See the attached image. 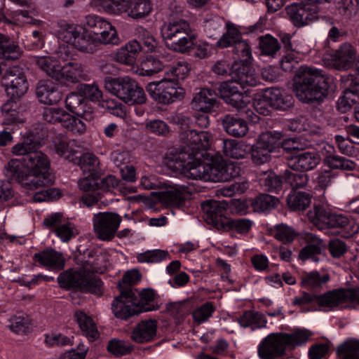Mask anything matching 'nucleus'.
Here are the masks:
<instances>
[{"label":"nucleus","instance_id":"obj_1","mask_svg":"<svg viewBox=\"0 0 359 359\" xmlns=\"http://www.w3.org/2000/svg\"><path fill=\"white\" fill-rule=\"evenodd\" d=\"M107 262L104 256L97 255L93 260L84 261L79 270L69 269L60 273L57 278L62 288L78 287L81 290L97 295L102 292V282L95 273H102L106 270Z\"/></svg>","mask_w":359,"mask_h":359},{"label":"nucleus","instance_id":"obj_2","mask_svg":"<svg viewBox=\"0 0 359 359\" xmlns=\"http://www.w3.org/2000/svg\"><path fill=\"white\" fill-rule=\"evenodd\" d=\"M327 79L321 71L306 66L300 67L296 72L294 93L304 103L320 102L328 91Z\"/></svg>","mask_w":359,"mask_h":359},{"label":"nucleus","instance_id":"obj_3","mask_svg":"<svg viewBox=\"0 0 359 359\" xmlns=\"http://www.w3.org/2000/svg\"><path fill=\"white\" fill-rule=\"evenodd\" d=\"M165 163L170 169L180 172L192 180L219 182V162L203 163L193 159V154L184 153L168 154Z\"/></svg>","mask_w":359,"mask_h":359},{"label":"nucleus","instance_id":"obj_4","mask_svg":"<svg viewBox=\"0 0 359 359\" xmlns=\"http://www.w3.org/2000/svg\"><path fill=\"white\" fill-rule=\"evenodd\" d=\"M161 34L166 47L180 53H189L196 39L190 24L183 19H171L165 23Z\"/></svg>","mask_w":359,"mask_h":359},{"label":"nucleus","instance_id":"obj_5","mask_svg":"<svg viewBox=\"0 0 359 359\" xmlns=\"http://www.w3.org/2000/svg\"><path fill=\"white\" fill-rule=\"evenodd\" d=\"M106 90L128 104H142L147 97L144 89L129 76L106 78Z\"/></svg>","mask_w":359,"mask_h":359},{"label":"nucleus","instance_id":"obj_6","mask_svg":"<svg viewBox=\"0 0 359 359\" xmlns=\"http://www.w3.org/2000/svg\"><path fill=\"white\" fill-rule=\"evenodd\" d=\"M60 37L80 52L92 54L97 50L95 36L86 29L81 32L72 25H65L60 32Z\"/></svg>","mask_w":359,"mask_h":359},{"label":"nucleus","instance_id":"obj_7","mask_svg":"<svg viewBox=\"0 0 359 359\" xmlns=\"http://www.w3.org/2000/svg\"><path fill=\"white\" fill-rule=\"evenodd\" d=\"M149 94L160 103L168 104L184 97V91L175 84V81L163 79L160 81L151 82L147 86Z\"/></svg>","mask_w":359,"mask_h":359},{"label":"nucleus","instance_id":"obj_8","mask_svg":"<svg viewBox=\"0 0 359 359\" xmlns=\"http://www.w3.org/2000/svg\"><path fill=\"white\" fill-rule=\"evenodd\" d=\"M219 48L233 46V53L242 63H248L252 58L249 44L242 39L241 32L233 25H227V31L217 41Z\"/></svg>","mask_w":359,"mask_h":359},{"label":"nucleus","instance_id":"obj_9","mask_svg":"<svg viewBox=\"0 0 359 359\" xmlns=\"http://www.w3.org/2000/svg\"><path fill=\"white\" fill-rule=\"evenodd\" d=\"M279 133L271 131L262 133L257 142L250 148L251 158L254 163L262 165L270 160L271 153L279 144Z\"/></svg>","mask_w":359,"mask_h":359},{"label":"nucleus","instance_id":"obj_10","mask_svg":"<svg viewBox=\"0 0 359 359\" xmlns=\"http://www.w3.org/2000/svg\"><path fill=\"white\" fill-rule=\"evenodd\" d=\"M210 137V135L206 131L184 130L180 134V141L182 144V149L177 153L187 152L193 154V159L198 160L196 156L198 152L209 148Z\"/></svg>","mask_w":359,"mask_h":359},{"label":"nucleus","instance_id":"obj_11","mask_svg":"<svg viewBox=\"0 0 359 359\" xmlns=\"http://www.w3.org/2000/svg\"><path fill=\"white\" fill-rule=\"evenodd\" d=\"M121 294L116 297L111 304V309L116 318L121 320H128L141 313L140 306L133 299L132 288L124 287L119 285Z\"/></svg>","mask_w":359,"mask_h":359},{"label":"nucleus","instance_id":"obj_12","mask_svg":"<svg viewBox=\"0 0 359 359\" xmlns=\"http://www.w3.org/2000/svg\"><path fill=\"white\" fill-rule=\"evenodd\" d=\"M122 221L121 217L114 212H99L93 217V226L100 239L109 241L114 236Z\"/></svg>","mask_w":359,"mask_h":359},{"label":"nucleus","instance_id":"obj_13","mask_svg":"<svg viewBox=\"0 0 359 359\" xmlns=\"http://www.w3.org/2000/svg\"><path fill=\"white\" fill-rule=\"evenodd\" d=\"M229 203L226 201H206L201 204L205 214L204 218L207 223L212 224L216 229L223 230L229 219L226 217Z\"/></svg>","mask_w":359,"mask_h":359},{"label":"nucleus","instance_id":"obj_14","mask_svg":"<svg viewBox=\"0 0 359 359\" xmlns=\"http://www.w3.org/2000/svg\"><path fill=\"white\" fill-rule=\"evenodd\" d=\"M2 82L11 99L20 98L28 90L27 77L18 67L8 70L3 76Z\"/></svg>","mask_w":359,"mask_h":359},{"label":"nucleus","instance_id":"obj_15","mask_svg":"<svg viewBox=\"0 0 359 359\" xmlns=\"http://www.w3.org/2000/svg\"><path fill=\"white\" fill-rule=\"evenodd\" d=\"M286 13L290 20L297 27H303L318 18V6L310 5L302 0L287 6Z\"/></svg>","mask_w":359,"mask_h":359},{"label":"nucleus","instance_id":"obj_16","mask_svg":"<svg viewBox=\"0 0 359 359\" xmlns=\"http://www.w3.org/2000/svg\"><path fill=\"white\" fill-rule=\"evenodd\" d=\"M287 344L283 333L269 334L258 346V355L261 359H276L285 355Z\"/></svg>","mask_w":359,"mask_h":359},{"label":"nucleus","instance_id":"obj_17","mask_svg":"<svg viewBox=\"0 0 359 359\" xmlns=\"http://www.w3.org/2000/svg\"><path fill=\"white\" fill-rule=\"evenodd\" d=\"M340 85L344 95L337 104L339 109L346 111L359 101V79L352 74L344 75L341 78Z\"/></svg>","mask_w":359,"mask_h":359},{"label":"nucleus","instance_id":"obj_18","mask_svg":"<svg viewBox=\"0 0 359 359\" xmlns=\"http://www.w3.org/2000/svg\"><path fill=\"white\" fill-rule=\"evenodd\" d=\"M165 191L162 193L161 201L165 204L179 208L189 198L191 192L189 187L181 184H165Z\"/></svg>","mask_w":359,"mask_h":359},{"label":"nucleus","instance_id":"obj_19","mask_svg":"<svg viewBox=\"0 0 359 359\" xmlns=\"http://www.w3.org/2000/svg\"><path fill=\"white\" fill-rule=\"evenodd\" d=\"M356 53V49L351 43H344L330 55V60L335 69L346 70L353 65Z\"/></svg>","mask_w":359,"mask_h":359},{"label":"nucleus","instance_id":"obj_20","mask_svg":"<svg viewBox=\"0 0 359 359\" xmlns=\"http://www.w3.org/2000/svg\"><path fill=\"white\" fill-rule=\"evenodd\" d=\"M33 260L41 266L55 271L63 269L65 265V259L62 253L52 248L35 253Z\"/></svg>","mask_w":359,"mask_h":359},{"label":"nucleus","instance_id":"obj_21","mask_svg":"<svg viewBox=\"0 0 359 359\" xmlns=\"http://www.w3.org/2000/svg\"><path fill=\"white\" fill-rule=\"evenodd\" d=\"M66 108L86 121H91L94 116L93 109L87 104L86 98L81 94L72 93L65 99Z\"/></svg>","mask_w":359,"mask_h":359},{"label":"nucleus","instance_id":"obj_22","mask_svg":"<svg viewBox=\"0 0 359 359\" xmlns=\"http://www.w3.org/2000/svg\"><path fill=\"white\" fill-rule=\"evenodd\" d=\"M343 288L335 289L317 295V304L321 311H330L346 309Z\"/></svg>","mask_w":359,"mask_h":359},{"label":"nucleus","instance_id":"obj_23","mask_svg":"<svg viewBox=\"0 0 359 359\" xmlns=\"http://www.w3.org/2000/svg\"><path fill=\"white\" fill-rule=\"evenodd\" d=\"M263 102L279 110H287L293 105V98L278 88L265 90L262 95Z\"/></svg>","mask_w":359,"mask_h":359},{"label":"nucleus","instance_id":"obj_24","mask_svg":"<svg viewBox=\"0 0 359 359\" xmlns=\"http://www.w3.org/2000/svg\"><path fill=\"white\" fill-rule=\"evenodd\" d=\"M85 77L82 65L76 62H69L61 66L57 81L62 85L69 86L80 82Z\"/></svg>","mask_w":359,"mask_h":359},{"label":"nucleus","instance_id":"obj_25","mask_svg":"<svg viewBox=\"0 0 359 359\" xmlns=\"http://www.w3.org/2000/svg\"><path fill=\"white\" fill-rule=\"evenodd\" d=\"M230 75L241 88L247 86H255L257 83L255 70L247 63L235 62L232 65V72H230Z\"/></svg>","mask_w":359,"mask_h":359},{"label":"nucleus","instance_id":"obj_26","mask_svg":"<svg viewBox=\"0 0 359 359\" xmlns=\"http://www.w3.org/2000/svg\"><path fill=\"white\" fill-rule=\"evenodd\" d=\"M217 104V94L215 90L203 88L196 93L191 102V108L196 111L210 113Z\"/></svg>","mask_w":359,"mask_h":359},{"label":"nucleus","instance_id":"obj_27","mask_svg":"<svg viewBox=\"0 0 359 359\" xmlns=\"http://www.w3.org/2000/svg\"><path fill=\"white\" fill-rule=\"evenodd\" d=\"M22 164L27 171L35 173H48L50 162L47 156L39 151L31 152L28 156L22 157Z\"/></svg>","mask_w":359,"mask_h":359},{"label":"nucleus","instance_id":"obj_28","mask_svg":"<svg viewBox=\"0 0 359 359\" xmlns=\"http://www.w3.org/2000/svg\"><path fill=\"white\" fill-rule=\"evenodd\" d=\"M36 94L39 102L45 104H57L62 99L60 92L50 81H39Z\"/></svg>","mask_w":359,"mask_h":359},{"label":"nucleus","instance_id":"obj_29","mask_svg":"<svg viewBox=\"0 0 359 359\" xmlns=\"http://www.w3.org/2000/svg\"><path fill=\"white\" fill-rule=\"evenodd\" d=\"M157 325L155 320H142L138 323L131 334V339L137 343L151 341L156 334Z\"/></svg>","mask_w":359,"mask_h":359},{"label":"nucleus","instance_id":"obj_30","mask_svg":"<svg viewBox=\"0 0 359 359\" xmlns=\"http://www.w3.org/2000/svg\"><path fill=\"white\" fill-rule=\"evenodd\" d=\"M320 163L318 155L314 151L301 153L291 158L289 167L292 170H310Z\"/></svg>","mask_w":359,"mask_h":359},{"label":"nucleus","instance_id":"obj_31","mask_svg":"<svg viewBox=\"0 0 359 359\" xmlns=\"http://www.w3.org/2000/svg\"><path fill=\"white\" fill-rule=\"evenodd\" d=\"M222 123L224 130L233 137H243L248 131L247 123L244 119L230 114L222 118Z\"/></svg>","mask_w":359,"mask_h":359},{"label":"nucleus","instance_id":"obj_32","mask_svg":"<svg viewBox=\"0 0 359 359\" xmlns=\"http://www.w3.org/2000/svg\"><path fill=\"white\" fill-rule=\"evenodd\" d=\"M142 49V46L138 41H131L118 50L116 59L118 62L132 65L135 62L137 53L141 51Z\"/></svg>","mask_w":359,"mask_h":359},{"label":"nucleus","instance_id":"obj_33","mask_svg":"<svg viewBox=\"0 0 359 359\" xmlns=\"http://www.w3.org/2000/svg\"><path fill=\"white\" fill-rule=\"evenodd\" d=\"M52 148H54L55 153L66 159L73 161V156L77 153L76 148L79 147L74 140H67L65 137L56 136L53 140Z\"/></svg>","mask_w":359,"mask_h":359},{"label":"nucleus","instance_id":"obj_34","mask_svg":"<svg viewBox=\"0 0 359 359\" xmlns=\"http://www.w3.org/2000/svg\"><path fill=\"white\" fill-rule=\"evenodd\" d=\"M41 144L40 142L32 134L29 133L23 137L22 142L15 144L12 147V152L17 156H22L25 157L31 152H35L39 149Z\"/></svg>","mask_w":359,"mask_h":359},{"label":"nucleus","instance_id":"obj_35","mask_svg":"<svg viewBox=\"0 0 359 359\" xmlns=\"http://www.w3.org/2000/svg\"><path fill=\"white\" fill-rule=\"evenodd\" d=\"M25 172L20 184L25 189L34 190L45 187L50 182L48 173H35L34 172Z\"/></svg>","mask_w":359,"mask_h":359},{"label":"nucleus","instance_id":"obj_36","mask_svg":"<svg viewBox=\"0 0 359 359\" xmlns=\"http://www.w3.org/2000/svg\"><path fill=\"white\" fill-rule=\"evenodd\" d=\"M18 108V104L14 99L8 100L1 107V112L7 124H19L25 122L23 115Z\"/></svg>","mask_w":359,"mask_h":359},{"label":"nucleus","instance_id":"obj_37","mask_svg":"<svg viewBox=\"0 0 359 359\" xmlns=\"http://www.w3.org/2000/svg\"><path fill=\"white\" fill-rule=\"evenodd\" d=\"M21 55V50L10 39L0 33V58L6 60H18Z\"/></svg>","mask_w":359,"mask_h":359},{"label":"nucleus","instance_id":"obj_38","mask_svg":"<svg viewBox=\"0 0 359 359\" xmlns=\"http://www.w3.org/2000/svg\"><path fill=\"white\" fill-rule=\"evenodd\" d=\"M299 170H285L283 173L284 182L288 184L292 189H297L306 187L309 177L304 172H299Z\"/></svg>","mask_w":359,"mask_h":359},{"label":"nucleus","instance_id":"obj_39","mask_svg":"<svg viewBox=\"0 0 359 359\" xmlns=\"http://www.w3.org/2000/svg\"><path fill=\"white\" fill-rule=\"evenodd\" d=\"M76 322L84 334L90 339L95 340L98 337L95 324L90 316H88L83 311H76L74 314Z\"/></svg>","mask_w":359,"mask_h":359},{"label":"nucleus","instance_id":"obj_40","mask_svg":"<svg viewBox=\"0 0 359 359\" xmlns=\"http://www.w3.org/2000/svg\"><path fill=\"white\" fill-rule=\"evenodd\" d=\"M222 151L228 157L240 159L243 158L248 154L247 146L236 140H223Z\"/></svg>","mask_w":359,"mask_h":359},{"label":"nucleus","instance_id":"obj_41","mask_svg":"<svg viewBox=\"0 0 359 359\" xmlns=\"http://www.w3.org/2000/svg\"><path fill=\"white\" fill-rule=\"evenodd\" d=\"M36 64L47 76L57 81L61 70L58 60L50 57H39L36 59Z\"/></svg>","mask_w":359,"mask_h":359},{"label":"nucleus","instance_id":"obj_42","mask_svg":"<svg viewBox=\"0 0 359 359\" xmlns=\"http://www.w3.org/2000/svg\"><path fill=\"white\" fill-rule=\"evenodd\" d=\"M77 164L83 172H88L95 177H100V161L97 156L91 153L83 154L77 159Z\"/></svg>","mask_w":359,"mask_h":359},{"label":"nucleus","instance_id":"obj_43","mask_svg":"<svg viewBox=\"0 0 359 359\" xmlns=\"http://www.w3.org/2000/svg\"><path fill=\"white\" fill-rule=\"evenodd\" d=\"M238 321L244 327L253 325L257 328H261L265 327L266 324V320L262 313L252 311H245L238 318Z\"/></svg>","mask_w":359,"mask_h":359},{"label":"nucleus","instance_id":"obj_44","mask_svg":"<svg viewBox=\"0 0 359 359\" xmlns=\"http://www.w3.org/2000/svg\"><path fill=\"white\" fill-rule=\"evenodd\" d=\"M311 201V196L306 192H294L287 198V203L292 210H304Z\"/></svg>","mask_w":359,"mask_h":359},{"label":"nucleus","instance_id":"obj_45","mask_svg":"<svg viewBox=\"0 0 359 359\" xmlns=\"http://www.w3.org/2000/svg\"><path fill=\"white\" fill-rule=\"evenodd\" d=\"M151 10L152 5L149 0L131 1L128 16L133 19L144 18L150 14Z\"/></svg>","mask_w":359,"mask_h":359},{"label":"nucleus","instance_id":"obj_46","mask_svg":"<svg viewBox=\"0 0 359 359\" xmlns=\"http://www.w3.org/2000/svg\"><path fill=\"white\" fill-rule=\"evenodd\" d=\"M132 292L133 299L137 306H140L142 309L141 313L152 311L154 309V306L150 304L154 299V294L152 290L145 289L141 292H137V290L132 289Z\"/></svg>","mask_w":359,"mask_h":359},{"label":"nucleus","instance_id":"obj_47","mask_svg":"<svg viewBox=\"0 0 359 359\" xmlns=\"http://www.w3.org/2000/svg\"><path fill=\"white\" fill-rule=\"evenodd\" d=\"M323 241L316 238L313 243L303 248L299 254V257L303 262L311 259L313 262L319 260L318 256L322 252Z\"/></svg>","mask_w":359,"mask_h":359},{"label":"nucleus","instance_id":"obj_48","mask_svg":"<svg viewBox=\"0 0 359 359\" xmlns=\"http://www.w3.org/2000/svg\"><path fill=\"white\" fill-rule=\"evenodd\" d=\"M260 182L266 191L278 192L282 189L284 179L283 174L278 175L273 171H267L264 173Z\"/></svg>","mask_w":359,"mask_h":359},{"label":"nucleus","instance_id":"obj_49","mask_svg":"<svg viewBox=\"0 0 359 359\" xmlns=\"http://www.w3.org/2000/svg\"><path fill=\"white\" fill-rule=\"evenodd\" d=\"M84 25L88 32L93 33V36H98L102 29L110 28V23L102 18L95 15H88L85 18Z\"/></svg>","mask_w":359,"mask_h":359},{"label":"nucleus","instance_id":"obj_50","mask_svg":"<svg viewBox=\"0 0 359 359\" xmlns=\"http://www.w3.org/2000/svg\"><path fill=\"white\" fill-rule=\"evenodd\" d=\"M335 8L346 19H351L358 11V0H335Z\"/></svg>","mask_w":359,"mask_h":359},{"label":"nucleus","instance_id":"obj_51","mask_svg":"<svg viewBox=\"0 0 359 359\" xmlns=\"http://www.w3.org/2000/svg\"><path fill=\"white\" fill-rule=\"evenodd\" d=\"M278 203L277 198L269 194H260L251 201V205L256 212H264L273 208Z\"/></svg>","mask_w":359,"mask_h":359},{"label":"nucleus","instance_id":"obj_52","mask_svg":"<svg viewBox=\"0 0 359 359\" xmlns=\"http://www.w3.org/2000/svg\"><path fill=\"white\" fill-rule=\"evenodd\" d=\"M100 5L102 6L104 10L112 14H121L122 13H127L130 9V0H106V2H99Z\"/></svg>","mask_w":359,"mask_h":359},{"label":"nucleus","instance_id":"obj_53","mask_svg":"<svg viewBox=\"0 0 359 359\" xmlns=\"http://www.w3.org/2000/svg\"><path fill=\"white\" fill-rule=\"evenodd\" d=\"M22 160L11 159L4 167V174L10 180L20 182L25 172L22 168Z\"/></svg>","mask_w":359,"mask_h":359},{"label":"nucleus","instance_id":"obj_54","mask_svg":"<svg viewBox=\"0 0 359 359\" xmlns=\"http://www.w3.org/2000/svg\"><path fill=\"white\" fill-rule=\"evenodd\" d=\"M337 352L343 359H359V341H347L338 346Z\"/></svg>","mask_w":359,"mask_h":359},{"label":"nucleus","instance_id":"obj_55","mask_svg":"<svg viewBox=\"0 0 359 359\" xmlns=\"http://www.w3.org/2000/svg\"><path fill=\"white\" fill-rule=\"evenodd\" d=\"M325 163L333 170L352 171L356 168V163L354 161L337 154L330 157Z\"/></svg>","mask_w":359,"mask_h":359},{"label":"nucleus","instance_id":"obj_56","mask_svg":"<svg viewBox=\"0 0 359 359\" xmlns=\"http://www.w3.org/2000/svg\"><path fill=\"white\" fill-rule=\"evenodd\" d=\"M329 280V274L320 275L318 271H312L302 278V284L306 287L317 288L326 283Z\"/></svg>","mask_w":359,"mask_h":359},{"label":"nucleus","instance_id":"obj_57","mask_svg":"<svg viewBox=\"0 0 359 359\" xmlns=\"http://www.w3.org/2000/svg\"><path fill=\"white\" fill-rule=\"evenodd\" d=\"M62 126L74 135H82L86 130V126L81 119L67 113Z\"/></svg>","mask_w":359,"mask_h":359},{"label":"nucleus","instance_id":"obj_58","mask_svg":"<svg viewBox=\"0 0 359 359\" xmlns=\"http://www.w3.org/2000/svg\"><path fill=\"white\" fill-rule=\"evenodd\" d=\"M190 72L189 64L185 61H179L172 66L169 72L172 78H168L170 81H175V84L178 86L180 80H184Z\"/></svg>","mask_w":359,"mask_h":359},{"label":"nucleus","instance_id":"obj_59","mask_svg":"<svg viewBox=\"0 0 359 359\" xmlns=\"http://www.w3.org/2000/svg\"><path fill=\"white\" fill-rule=\"evenodd\" d=\"M252 225L251 220L245 218L242 219H229L224 231L234 230L238 233L246 234L249 232Z\"/></svg>","mask_w":359,"mask_h":359},{"label":"nucleus","instance_id":"obj_60","mask_svg":"<svg viewBox=\"0 0 359 359\" xmlns=\"http://www.w3.org/2000/svg\"><path fill=\"white\" fill-rule=\"evenodd\" d=\"M287 346H299L306 342L311 336L307 330H297L292 334L283 333Z\"/></svg>","mask_w":359,"mask_h":359},{"label":"nucleus","instance_id":"obj_61","mask_svg":"<svg viewBox=\"0 0 359 359\" xmlns=\"http://www.w3.org/2000/svg\"><path fill=\"white\" fill-rule=\"evenodd\" d=\"M331 212L320 205H315L312 210L308 212L309 219L315 224H323L327 226Z\"/></svg>","mask_w":359,"mask_h":359},{"label":"nucleus","instance_id":"obj_62","mask_svg":"<svg viewBox=\"0 0 359 359\" xmlns=\"http://www.w3.org/2000/svg\"><path fill=\"white\" fill-rule=\"evenodd\" d=\"M169 257L168 251L162 250H148L137 255V258L140 262H159Z\"/></svg>","mask_w":359,"mask_h":359},{"label":"nucleus","instance_id":"obj_63","mask_svg":"<svg viewBox=\"0 0 359 359\" xmlns=\"http://www.w3.org/2000/svg\"><path fill=\"white\" fill-rule=\"evenodd\" d=\"M29 320L22 316H13L8 320V327L16 334H26L29 331Z\"/></svg>","mask_w":359,"mask_h":359},{"label":"nucleus","instance_id":"obj_64","mask_svg":"<svg viewBox=\"0 0 359 359\" xmlns=\"http://www.w3.org/2000/svg\"><path fill=\"white\" fill-rule=\"evenodd\" d=\"M132 349L133 346L130 343L122 340L112 339L107 346L108 351L116 356L128 354Z\"/></svg>","mask_w":359,"mask_h":359}]
</instances>
